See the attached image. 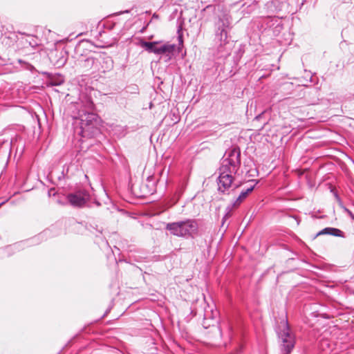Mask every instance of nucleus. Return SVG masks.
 I'll list each match as a JSON object with an SVG mask.
<instances>
[{"label":"nucleus","instance_id":"1","mask_svg":"<svg viewBox=\"0 0 354 354\" xmlns=\"http://www.w3.org/2000/svg\"><path fill=\"white\" fill-rule=\"evenodd\" d=\"M240 150L234 148L229 152L227 157L222 159L218 169L219 176L217 180L218 190L223 194H229L234 180V175L239 169Z\"/></svg>","mask_w":354,"mask_h":354},{"label":"nucleus","instance_id":"2","mask_svg":"<svg viewBox=\"0 0 354 354\" xmlns=\"http://www.w3.org/2000/svg\"><path fill=\"white\" fill-rule=\"evenodd\" d=\"M230 29V21L227 15L219 17L215 23L214 48L217 50L218 57L229 55L227 49L228 44V31Z\"/></svg>","mask_w":354,"mask_h":354},{"label":"nucleus","instance_id":"3","mask_svg":"<svg viewBox=\"0 0 354 354\" xmlns=\"http://www.w3.org/2000/svg\"><path fill=\"white\" fill-rule=\"evenodd\" d=\"M276 332L279 339L281 351L291 353L295 347L296 339L286 319L280 322L276 328Z\"/></svg>","mask_w":354,"mask_h":354},{"label":"nucleus","instance_id":"4","mask_svg":"<svg viewBox=\"0 0 354 354\" xmlns=\"http://www.w3.org/2000/svg\"><path fill=\"white\" fill-rule=\"evenodd\" d=\"M166 229L174 236L192 237L197 233L198 225L195 220L187 219L183 221L168 223Z\"/></svg>","mask_w":354,"mask_h":354},{"label":"nucleus","instance_id":"5","mask_svg":"<svg viewBox=\"0 0 354 354\" xmlns=\"http://www.w3.org/2000/svg\"><path fill=\"white\" fill-rule=\"evenodd\" d=\"M80 134L84 138H90L96 135L98 131V116L93 112L79 113Z\"/></svg>","mask_w":354,"mask_h":354},{"label":"nucleus","instance_id":"6","mask_svg":"<svg viewBox=\"0 0 354 354\" xmlns=\"http://www.w3.org/2000/svg\"><path fill=\"white\" fill-rule=\"evenodd\" d=\"M89 194L84 189L79 190L75 193L69 194L67 199L70 204L74 207H82L89 200Z\"/></svg>","mask_w":354,"mask_h":354},{"label":"nucleus","instance_id":"7","mask_svg":"<svg viewBox=\"0 0 354 354\" xmlns=\"http://www.w3.org/2000/svg\"><path fill=\"white\" fill-rule=\"evenodd\" d=\"M176 49L175 44H171L169 43L161 44L158 41L156 47V55H163L167 57L166 61H169L171 59L174 55V53Z\"/></svg>","mask_w":354,"mask_h":354},{"label":"nucleus","instance_id":"8","mask_svg":"<svg viewBox=\"0 0 354 354\" xmlns=\"http://www.w3.org/2000/svg\"><path fill=\"white\" fill-rule=\"evenodd\" d=\"M329 234L335 236L344 237V232L339 229L334 227H326L321 230L317 235Z\"/></svg>","mask_w":354,"mask_h":354},{"label":"nucleus","instance_id":"9","mask_svg":"<svg viewBox=\"0 0 354 354\" xmlns=\"http://www.w3.org/2000/svg\"><path fill=\"white\" fill-rule=\"evenodd\" d=\"M158 43V41L149 42L141 40L140 42V46L142 48H144L149 53H156Z\"/></svg>","mask_w":354,"mask_h":354},{"label":"nucleus","instance_id":"10","mask_svg":"<svg viewBox=\"0 0 354 354\" xmlns=\"http://www.w3.org/2000/svg\"><path fill=\"white\" fill-rule=\"evenodd\" d=\"M254 188V185H251L250 187H248L245 191H242L235 202L234 203V206H239L242 201L248 196V195L252 192Z\"/></svg>","mask_w":354,"mask_h":354},{"label":"nucleus","instance_id":"11","mask_svg":"<svg viewBox=\"0 0 354 354\" xmlns=\"http://www.w3.org/2000/svg\"><path fill=\"white\" fill-rule=\"evenodd\" d=\"M83 108L84 109L80 110L79 113L93 112V110L94 109V104L91 99L87 98L83 102Z\"/></svg>","mask_w":354,"mask_h":354},{"label":"nucleus","instance_id":"12","mask_svg":"<svg viewBox=\"0 0 354 354\" xmlns=\"http://www.w3.org/2000/svg\"><path fill=\"white\" fill-rule=\"evenodd\" d=\"M94 63L95 58H93V57H88L84 60L82 67L86 68V70H89L93 66Z\"/></svg>","mask_w":354,"mask_h":354},{"label":"nucleus","instance_id":"13","mask_svg":"<svg viewBox=\"0 0 354 354\" xmlns=\"http://www.w3.org/2000/svg\"><path fill=\"white\" fill-rule=\"evenodd\" d=\"M63 82H64V78L62 76L59 77L57 80H51V84L55 85V86L60 85Z\"/></svg>","mask_w":354,"mask_h":354},{"label":"nucleus","instance_id":"14","mask_svg":"<svg viewBox=\"0 0 354 354\" xmlns=\"http://www.w3.org/2000/svg\"><path fill=\"white\" fill-rule=\"evenodd\" d=\"M242 351V346L239 345L236 347L233 352H230L229 354H240Z\"/></svg>","mask_w":354,"mask_h":354},{"label":"nucleus","instance_id":"15","mask_svg":"<svg viewBox=\"0 0 354 354\" xmlns=\"http://www.w3.org/2000/svg\"><path fill=\"white\" fill-rule=\"evenodd\" d=\"M212 330V332L218 333L220 337L221 336V331L218 326H213Z\"/></svg>","mask_w":354,"mask_h":354},{"label":"nucleus","instance_id":"16","mask_svg":"<svg viewBox=\"0 0 354 354\" xmlns=\"http://www.w3.org/2000/svg\"><path fill=\"white\" fill-rule=\"evenodd\" d=\"M66 62V59L64 58V57H62L60 60H59V63L58 64L59 66H63L65 64Z\"/></svg>","mask_w":354,"mask_h":354},{"label":"nucleus","instance_id":"17","mask_svg":"<svg viewBox=\"0 0 354 354\" xmlns=\"http://www.w3.org/2000/svg\"><path fill=\"white\" fill-rule=\"evenodd\" d=\"M261 115H262V113H261V114L258 115L257 116H256V117H255V120H259V119L261 118Z\"/></svg>","mask_w":354,"mask_h":354},{"label":"nucleus","instance_id":"18","mask_svg":"<svg viewBox=\"0 0 354 354\" xmlns=\"http://www.w3.org/2000/svg\"><path fill=\"white\" fill-rule=\"evenodd\" d=\"M178 39H179L180 42V43H182V42H183L182 37H181V36H180V37H178Z\"/></svg>","mask_w":354,"mask_h":354},{"label":"nucleus","instance_id":"19","mask_svg":"<svg viewBox=\"0 0 354 354\" xmlns=\"http://www.w3.org/2000/svg\"><path fill=\"white\" fill-rule=\"evenodd\" d=\"M282 354H290V353H288V352H281Z\"/></svg>","mask_w":354,"mask_h":354}]
</instances>
